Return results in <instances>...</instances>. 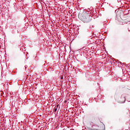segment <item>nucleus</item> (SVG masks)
Returning <instances> with one entry per match:
<instances>
[{
	"mask_svg": "<svg viewBox=\"0 0 130 130\" xmlns=\"http://www.w3.org/2000/svg\"><path fill=\"white\" fill-rule=\"evenodd\" d=\"M91 18L92 16H90V15L87 12H83L81 17V20L84 23H89L91 21Z\"/></svg>",
	"mask_w": 130,
	"mask_h": 130,
	"instance_id": "f257e3e1",
	"label": "nucleus"
},
{
	"mask_svg": "<svg viewBox=\"0 0 130 130\" xmlns=\"http://www.w3.org/2000/svg\"><path fill=\"white\" fill-rule=\"evenodd\" d=\"M123 99V101L121 102V103H124V102H125V97L123 96L122 98Z\"/></svg>",
	"mask_w": 130,
	"mask_h": 130,
	"instance_id": "f03ea898",
	"label": "nucleus"
},
{
	"mask_svg": "<svg viewBox=\"0 0 130 130\" xmlns=\"http://www.w3.org/2000/svg\"><path fill=\"white\" fill-rule=\"evenodd\" d=\"M54 110L55 112H56L57 111V108H55Z\"/></svg>",
	"mask_w": 130,
	"mask_h": 130,
	"instance_id": "7ed1b4c3",
	"label": "nucleus"
},
{
	"mask_svg": "<svg viewBox=\"0 0 130 130\" xmlns=\"http://www.w3.org/2000/svg\"><path fill=\"white\" fill-rule=\"evenodd\" d=\"M58 106H59V105H57L56 106V108H58Z\"/></svg>",
	"mask_w": 130,
	"mask_h": 130,
	"instance_id": "20e7f679",
	"label": "nucleus"
},
{
	"mask_svg": "<svg viewBox=\"0 0 130 130\" xmlns=\"http://www.w3.org/2000/svg\"><path fill=\"white\" fill-rule=\"evenodd\" d=\"M90 130H96L95 129H90Z\"/></svg>",
	"mask_w": 130,
	"mask_h": 130,
	"instance_id": "39448f33",
	"label": "nucleus"
}]
</instances>
